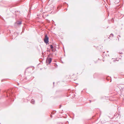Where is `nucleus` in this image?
Segmentation results:
<instances>
[{
	"label": "nucleus",
	"mask_w": 124,
	"mask_h": 124,
	"mask_svg": "<svg viewBox=\"0 0 124 124\" xmlns=\"http://www.w3.org/2000/svg\"><path fill=\"white\" fill-rule=\"evenodd\" d=\"M60 107H61V106L60 105Z\"/></svg>",
	"instance_id": "nucleus-6"
},
{
	"label": "nucleus",
	"mask_w": 124,
	"mask_h": 124,
	"mask_svg": "<svg viewBox=\"0 0 124 124\" xmlns=\"http://www.w3.org/2000/svg\"><path fill=\"white\" fill-rule=\"evenodd\" d=\"M50 47L51 48V49L53 48V46L52 45H50Z\"/></svg>",
	"instance_id": "nucleus-4"
},
{
	"label": "nucleus",
	"mask_w": 124,
	"mask_h": 124,
	"mask_svg": "<svg viewBox=\"0 0 124 124\" xmlns=\"http://www.w3.org/2000/svg\"><path fill=\"white\" fill-rule=\"evenodd\" d=\"M16 23H17V24H21V22H16Z\"/></svg>",
	"instance_id": "nucleus-3"
},
{
	"label": "nucleus",
	"mask_w": 124,
	"mask_h": 124,
	"mask_svg": "<svg viewBox=\"0 0 124 124\" xmlns=\"http://www.w3.org/2000/svg\"><path fill=\"white\" fill-rule=\"evenodd\" d=\"M52 59L51 58H49L47 59L46 61V62L47 63H50Z\"/></svg>",
	"instance_id": "nucleus-2"
},
{
	"label": "nucleus",
	"mask_w": 124,
	"mask_h": 124,
	"mask_svg": "<svg viewBox=\"0 0 124 124\" xmlns=\"http://www.w3.org/2000/svg\"><path fill=\"white\" fill-rule=\"evenodd\" d=\"M49 38L46 35H45V38L44 39V41L46 43H48V42Z\"/></svg>",
	"instance_id": "nucleus-1"
},
{
	"label": "nucleus",
	"mask_w": 124,
	"mask_h": 124,
	"mask_svg": "<svg viewBox=\"0 0 124 124\" xmlns=\"http://www.w3.org/2000/svg\"><path fill=\"white\" fill-rule=\"evenodd\" d=\"M33 100V99H32V101Z\"/></svg>",
	"instance_id": "nucleus-5"
}]
</instances>
